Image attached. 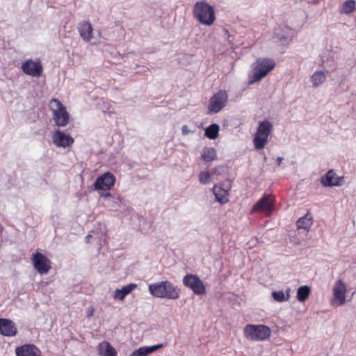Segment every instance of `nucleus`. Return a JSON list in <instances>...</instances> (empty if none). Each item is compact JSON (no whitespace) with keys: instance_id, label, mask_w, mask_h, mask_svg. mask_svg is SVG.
<instances>
[{"instance_id":"nucleus-1","label":"nucleus","mask_w":356,"mask_h":356,"mask_svg":"<svg viewBox=\"0 0 356 356\" xmlns=\"http://www.w3.org/2000/svg\"><path fill=\"white\" fill-rule=\"evenodd\" d=\"M148 289L150 294L156 298L176 300L180 295V289L167 280L150 284Z\"/></svg>"},{"instance_id":"nucleus-2","label":"nucleus","mask_w":356,"mask_h":356,"mask_svg":"<svg viewBox=\"0 0 356 356\" xmlns=\"http://www.w3.org/2000/svg\"><path fill=\"white\" fill-rule=\"evenodd\" d=\"M275 62L269 58H259L252 64V72L250 76V83L261 81L275 67Z\"/></svg>"},{"instance_id":"nucleus-3","label":"nucleus","mask_w":356,"mask_h":356,"mask_svg":"<svg viewBox=\"0 0 356 356\" xmlns=\"http://www.w3.org/2000/svg\"><path fill=\"white\" fill-rule=\"evenodd\" d=\"M194 17L203 25L211 26L216 20L213 8L205 1H197L193 8Z\"/></svg>"},{"instance_id":"nucleus-4","label":"nucleus","mask_w":356,"mask_h":356,"mask_svg":"<svg viewBox=\"0 0 356 356\" xmlns=\"http://www.w3.org/2000/svg\"><path fill=\"white\" fill-rule=\"evenodd\" d=\"M245 339L254 341H263L271 336V330L264 325L248 324L243 328Z\"/></svg>"},{"instance_id":"nucleus-5","label":"nucleus","mask_w":356,"mask_h":356,"mask_svg":"<svg viewBox=\"0 0 356 356\" xmlns=\"http://www.w3.org/2000/svg\"><path fill=\"white\" fill-rule=\"evenodd\" d=\"M50 109L53 113V120L58 127L66 126L70 120V115L66 107L60 100L53 98L50 100Z\"/></svg>"},{"instance_id":"nucleus-6","label":"nucleus","mask_w":356,"mask_h":356,"mask_svg":"<svg viewBox=\"0 0 356 356\" xmlns=\"http://www.w3.org/2000/svg\"><path fill=\"white\" fill-rule=\"evenodd\" d=\"M273 131V124L269 121L265 120L259 123L255 133L253 143L257 150L262 149L268 143V138Z\"/></svg>"},{"instance_id":"nucleus-7","label":"nucleus","mask_w":356,"mask_h":356,"mask_svg":"<svg viewBox=\"0 0 356 356\" xmlns=\"http://www.w3.org/2000/svg\"><path fill=\"white\" fill-rule=\"evenodd\" d=\"M275 197L271 194H264L261 198L254 205L250 213H264L269 216L275 209Z\"/></svg>"},{"instance_id":"nucleus-8","label":"nucleus","mask_w":356,"mask_h":356,"mask_svg":"<svg viewBox=\"0 0 356 356\" xmlns=\"http://www.w3.org/2000/svg\"><path fill=\"white\" fill-rule=\"evenodd\" d=\"M183 284L191 289L197 296L206 294V288L203 281L195 275L187 274L183 277Z\"/></svg>"},{"instance_id":"nucleus-9","label":"nucleus","mask_w":356,"mask_h":356,"mask_svg":"<svg viewBox=\"0 0 356 356\" xmlns=\"http://www.w3.org/2000/svg\"><path fill=\"white\" fill-rule=\"evenodd\" d=\"M228 95L225 90H220L215 93L210 99L208 106L209 113L220 112L227 104Z\"/></svg>"},{"instance_id":"nucleus-10","label":"nucleus","mask_w":356,"mask_h":356,"mask_svg":"<svg viewBox=\"0 0 356 356\" xmlns=\"http://www.w3.org/2000/svg\"><path fill=\"white\" fill-rule=\"evenodd\" d=\"M21 69L26 75L40 77L43 72V67L39 58L26 60L22 65Z\"/></svg>"},{"instance_id":"nucleus-11","label":"nucleus","mask_w":356,"mask_h":356,"mask_svg":"<svg viewBox=\"0 0 356 356\" xmlns=\"http://www.w3.org/2000/svg\"><path fill=\"white\" fill-rule=\"evenodd\" d=\"M31 261L34 268L40 274H45L51 268V262L44 254L40 252H35L32 255Z\"/></svg>"},{"instance_id":"nucleus-12","label":"nucleus","mask_w":356,"mask_h":356,"mask_svg":"<svg viewBox=\"0 0 356 356\" xmlns=\"http://www.w3.org/2000/svg\"><path fill=\"white\" fill-rule=\"evenodd\" d=\"M115 183V177L110 172H107L98 177L93 184L96 191H109Z\"/></svg>"},{"instance_id":"nucleus-13","label":"nucleus","mask_w":356,"mask_h":356,"mask_svg":"<svg viewBox=\"0 0 356 356\" xmlns=\"http://www.w3.org/2000/svg\"><path fill=\"white\" fill-rule=\"evenodd\" d=\"M231 187L225 188L222 184H216L212 188V192L215 196L216 200L223 205L229 202V192Z\"/></svg>"},{"instance_id":"nucleus-14","label":"nucleus","mask_w":356,"mask_h":356,"mask_svg":"<svg viewBox=\"0 0 356 356\" xmlns=\"http://www.w3.org/2000/svg\"><path fill=\"white\" fill-rule=\"evenodd\" d=\"M52 139L55 145L62 147H70L74 142L72 137L69 135H66L60 130H57L53 134Z\"/></svg>"},{"instance_id":"nucleus-15","label":"nucleus","mask_w":356,"mask_h":356,"mask_svg":"<svg viewBox=\"0 0 356 356\" xmlns=\"http://www.w3.org/2000/svg\"><path fill=\"white\" fill-rule=\"evenodd\" d=\"M346 291V284L341 280H338L333 286L334 300L337 305H341L344 303Z\"/></svg>"},{"instance_id":"nucleus-16","label":"nucleus","mask_w":356,"mask_h":356,"mask_svg":"<svg viewBox=\"0 0 356 356\" xmlns=\"http://www.w3.org/2000/svg\"><path fill=\"white\" fill-rule=\"evenodd\" d=\"M17 333V327L11 320L0 318V334L6 337H15Z\"/></svg>"},{"instance_id":"nucleus-17","label":"nucleus","mask_w":356,"mask_h":356,"mask_svg":"<svg viewBox=\"0 0 356 356\" xmlns=\"http://www.w3.org/2000/svg\"><path fill=\"white\" fill-rule=\"evenodd\" d=\"M343 177H339L333 170H330L325 175L322 176L321 182L324 186H340Z\"/></svg>"},{"instance_id":"nucleus-18","label":"nucleus","mask_w":356,"mask_h":356,"mask_svg":"<svg viewBox=\"0 0 356 356\" xmlns=\"http://www.w3.org/2000/svg\"><path fill=\"white\" fill-rule=\"evenodd\" d=\"M17 356H40L41 351L33 344H24L15 349Z\"/></svg>"},{"instance_id":"nucleus-19","label":"nucleus","mask_w":356,"mask_h":356,"mask_svg":"<svg viewBox=\"0 0 356 356\" xmlns=\"http://www.w3.org/2000/svg\"><path fill=\"white\" fill-rule=\"evenodd\" d=\"M77 29L80 36L85 42H88L93 38V29L88 22H81Z\"/></svg>"},{"instance_id":"nucleus-20","label":"nucleus","mask_w":356,"mask_h":356,"mask_svg":"<svg viewBox=\"0 0 356 356\" xmlns=\"http://www.w3.org/2000/svg\"><path fill=\"white\" fill-rule=\"evenodd\" d=\"M163 347V344H157L152 346H142L135 350L129 356H147Z\"/></svg>"},{"instance_id":"nucleus-21","label":"nucleus","mask_w":356,"mask_h":356,"mask_svg":"<svg viewBox=\"0 0 356 356\" xmlns=\"http://www.w3.org/2000/svg\"><path fill=\"white\" fill-rule=\"evenodd\" d=\"M137 287L136 284H129L122 286L121 289H117L114 292V298L122 300L129 293Z\"/></svg>"},{"instance_id":"nucleus-22","label":"nucleus","mask_w":356,"mask_h":356,"mask_svg":"<svg viewBox=\"0 0 356 356\" xmlns=\"http://www.w3.org/2000/svg\"><path fill=\"white\" fill-rule=\"evenodd\" d=\"M99 356H116L115 348L107 341L100 343L97 347Z\"/></svg>"},{"instance_id":"nucleus-23","label":"nucleus","mask_w":356,"mask_h":356,"mask_svg":"<svg viewBox=\"0 0 356 356\" xmlns=\"http://www.w3.org/2000/svg\"><path fill=\"white\" fill-rule=\"evenodd\" d=\"M313 224V218L310 212H307L305 216L300 218L297 222V228L298 229H303L305 230H309L311 226Z\"/></svg>"},{"instance_id":"nucleus-24","label":"nucleus","mask_w":356,"mask_h":356,"mask_svg":"<svg viewBox=\"0 0 356 356\" xmlns=\"http://www.w3.org/2000/svg\"><path fill=\"white\" fill-rule=\"evenodd\" d=\"M201 157L205 162H211L216 159V151L213 147H204L202 149Z\"/></svg>"},{"instance_id":"nucleus-25","label":"nucleus","mask_w":356,"mask_h":356,"mask_svg":"<svg viewBox=\"0 0 356 356\" xmlns=\"http://www.w3.org/2000/svg\"><path fill=\"white\" fill-rule=\"evenodd\" d=\"M326 80L325 74L323 71H317L311 76V81L314 87L316 88Z\"/></svg>"},{"instance_id":"nucleus-26","label":"nucleus","mask_w":356,"mask_h":356,"mask_svg":"<svg viewBox=\"0 0 356 356\" xmlns=\"http://www.w3.org/2000/svg\"><path fill=\"white\" fill-rule=\"evenodd\" d=\"M356 9L355 1L354 0H347L341 6L340 9L341 14L350 15Z\"/></svg>"},{"instance_id":"nucleus-27","label":"nucleus","mask_w":356,"mask_h":356,"mask_svg":"<svg viewBox=\"0 0 356 356\" xmlns=\"http://www.w3.org/2000/svg\"><path fill=\"white\" fill-rule=\"evenodd\" d=\"M219 126L217 124H212L205 130V136L209 139H216L218 136Z\"/></svg>"},{"instance_id":"nucleus-28","label":"nucleus","mask_w":356,"mask_h":356,"mask_svg":"<svg viewBox=\"0 0 356 356\" xmlns=\"http://www.w3.org/2000/svg\"><path fill=\"white\" fill-rule=\"evenodd\" d=\"M310 291V288L308 286H300L297 291L298 300L300 302L305 301L308 298Z\"/></svg>"},{"instance_id":"nucleus-29","label":"nucleus","mask_w":356,"mask_h":356,"mask_svg":"<svg viewBox=\"0 0 356 356\" xmlns=\"http://www.w3.org/2000/svg\"><path fill=\"white\" fill-rule=\"evenodd\" d=\"M199 181L202 184H207L211 181V174L207 171L200 172L199 174Z\"/></svg>"},{"instance_id":"nucleus-30","label":"nucleus","mask_w":356,"mask_h":356,"mask_svg":"<svg viewBox=\"0 0 356 356\" xmlns=\"http://www.w3.org/2000/svg\"><path fill=\"white\" fill-rule=\"evenodd\" d=\"M273 296L277 301L282 302L285 300L284 293L282 291L273 292Z\"/></svg>"},{"instance_id":"nucleus-31","label":"nucleus","mask_w":356,"mask_h":356,"mask_svg":"<svg viewBox=\"0 0 356 356\" xmlns=\"http://www.w3.org/2000/svg\"><path fill=\"white\" fill-rule=\"evenodd\" d=\"M181 132L183 135H187L191 132V131L189 130L187 125H184L181 127Z\"/></svg>"},{"instance_id":"nucleus-32","label":"nucleus","mask_w":356,"mask_h":356,"mask_svg":"<svg viewBox=\"0 0 356 356\" xmlns=\"http://www.w3.org/2000/svg\"><path fill=\"white\" fill-rule=\"evenodd\" d=\"M283 159H284V158H283V157H278V158L277 159V161L278 165H280V164H281V163L282 162Z\"/></svg>"},{"instance_id":"nucleus-33","label":"nucleus","mask_w":356,"mask_h":356,"mask_svg":"<svg viewBox=\"0 0 356 356\" xmlns=\"http://www.w3.org/2000/svg\"><path fill=\"white\" fill-rule=\"evenodd\" d=\"M111 193H107V194L106 195V197H111Z\"/></svg>"},{"instance_id":"nucleus-34","label":"nucleus","mask_w":356,"mask_h":356,"mask_svg":"<svg viewBox=\"0 0 356 356\" xmlns=\"http://www.w3.org/2000/svg\"><path fill=\"white\" fill-rule=\"evenodd\" d=\"M92 314H93V312H91L90 315H88V316H92Z\"/></svg>"}]
</instances>
